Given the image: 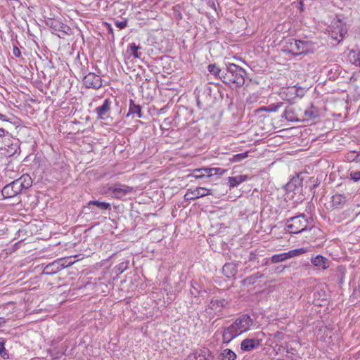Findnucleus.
<instances>
[{
    "mask_svg": "<svg viewBox=\"0 0 360 360\" xmlns=\"http://www.w3.org/2000/svg\"><path fill=\"white\" fill-rule=\"evenodd\" d=\"M224 75H222V82L231 88L241 87L245 83L246 72L236 64H229L224 70Z\"/></svg>",
    "mask_w": 360,
    "mask_h": 360,
    "instance_id": "f257e3e1",
    "label": "nucleus"
},
{
    "mask_svg": "<svg viewBox=\"0 0 360 360\" xmlns=\"http://www.w3.org/2000/svg\"><path fill=\"white\" fill-rule=\"evenodd\" d=\"M260 345L259 340L257 339H245L240 344V349L243 351L249 352L257 348Z\"/></svg>",
    "mask_w": 360,
    "mask_h": 360,
    "instance_id": "f3484780",
    "label": "nucleus"
},
{
    "mask_svg": "<svg viewBox=\"0 0 360 360\" xmlns=\"http://www.w3.org/2000/svg\"><path fill=\"white\" fill-rule=\"evenodd\" d=\"M302 181L301 179H299V176L294 177L291 179L290 182H288L286 185L287 189L289 191H292L297 186H301Z\"/></svg>",
    "mask_w": 360,
    "mask_h": 360,
    "instance_id": "2f4dec72",
    "label": "nucleus"
},
{
    "mask_svg": "<svg viewBox=\"0 0 360 360\" xmlns=\"http://www.w3.org/2000/svg\"><path fill=\"white\" fill-rule=\"evenodd\" d=\"M0 356L4 359H9L8 352L5 348V340L3 338H0Z\"/></svg>",
    "mask_w": 360,
    "mask_h": 360,
    "instance_id": "473e14b6",
    "label": "nucleus"
},
{
    "mask_svg": "<svg viewBox=\"0 0 360 360\" xmlns=\"http://www.w3.org/2000/svg\"><path fill=\"white\" fill-rule=\"evenodd\" d=\"M83 82L85 86L89 89H98L103 85L101 77L94 72H89L84 76Z\"/></svg>",
    "mask_w": 360,
    "mask_h": 360,
    "instance_id": "1a4fd4ad",
    "label": "nucleus"
},
{
    "mask_svg": "<svg viewBox=\"0 0 360 360\" xmlns=\"http://www.w3.org/2000/svg\"><path fill=\"white\" fill-rule=\"evenodd\" d=\"M0 120L4 122H8L9 120L6 118V116L0 113Z\"/></svg>",
    "mask_w": 360,
    "mask_h": 360,
    "instance_id": "8fccbe9b",
    "label": "nucleus"
},
{
    "mask_svg": "<svg viewBox=\"0 0 360 360\" xmlns=\"http://www.w3.org/2000/svg\"><path fill=\"white\" fill-rule=\"evenodd\" d=\"M350 178L354 182L360 181V170H353L350 172Z\"/></svg>",
    "mask_w": 360,
    "mask_h": 360,
    "instance_id": "4c0bfd02",
    "label": "nucleus"
},
{
    "mask_svg": "<svg viewBox=\"0 0 360 360\" xmlns=\"http://www.w3.org/2000/svg\"><path fill=\"white\" fill-rule=\"evenodd\" d=\"M257 259H258V257L255 252H251L250 253V255H249V261L250 262H255V261L257 260Z\"/></svg>",
    "mask_w": 360,
    "mask_h": 360,
    "instance_id": "c03bdc74",
    "label": "nucleus"
},
{
    "mask_svg": "<svg viewBox=\"0 0 360 360\" xmlns=\"http://www.w3.org/2000/svg\"><path fill=\"white\" fill-rule=\"evenodd\" d=\"M218 169H217V168H203V169H198V172L204 171L205 174H196V175H195V177L196 179H202V178H203L205 176L210 177V176L213 175V173H212L213 171H217Z\"/></svg>",
    "mask_w": 360,
    "mask_h": 360,
    "instance_id": "7c9ffc66",
    "label": "nucleus"
},
{
    "mask_svg": "<svg viewBox=\"0 0 360 360\" xmlns=\"http://www.w3.org/2000/svg\"><path fill=\"white\" fill-rule=\"evenodd\" d=\"M351 60L354 65L360 67V51L357 52H352Z\"/></svg>",
    "mask_w": 360,
    "mask_h": 360,
    "instance_id": "e433bc0d",
    "label": "nucleus"
},
{
    "mask_svg": "<svg viewBox=\"0 0 360 360\" xmlns=\"http://www.w3.org/2000/svg\"><path fill=\"white\" fill-rule=\"evenodd\" d=\"M207 69L212 75L222 81V75H224V70L219 69L215 64L209 65Z\"/></svg>",
    "mask_w": 360,
    "mask_h": 360,
    "instance_id": "a878e982",
    "label": "nucleus"
},
{
    "mask_svg": "<svg viewBox=\"0 0 360 360\" xmlns=\"http://www.w3.org/2000/svg\"><path fill=\"white\" fill-rule=\"evenodd\" d=\"M132 191V187L120 184H115L114 186H110L108 188V193L110 195L117 199H122L124 196L131 193Z\"/></svg>",
    "mask_w": 360,
    "mask_h": 360,
    "instance_id": "0eeeda50",
    "label": "nucleus"
},
{
    "mask_svg": "<svg viewBox=\"0 0 360 360\" xmlns=\"http://www.w3.org/2000/svg\"><path fill=\"white\" fill-rule=\"evenodd\" d=\"M106 26H107L108 33H110L112 34L113 32H112V28L111 25L110 24L106 23Z\"/></svg>",
    "mask_w": 360,
    "mask_h": 360,
    "instance_id": "3c124183",
    "label": "nucleus"
},
{
    "mask_svg": "<svg viewBox=\"0 0 360 360\" xmlns=\"http://www.w3.org/2000/svg\"><path fill=\"white\" fill-rule=\"evenodd\" d=\"M236 330L240 332V334L249 330L250 327L253 324V319L251 316H243L237 319L234 323H232Z\"/></svg>",
    "mask_w": 360,
    "mask_h": 360,
    "instance_id": "ddd939ff",
    "label": "nucleus"
},
{
    "mask_svg": "<svg viewBox=\"0 0 360 360\" xmlns=\"http://www.w3.org/2000/svg\"><path fill=\"white\" fill-rule=\"evenodd\" d=\"M211 190L203 187H198L194 190H188L184 195L186 200H194L201 197L211 195Z\"/></svg>",
    "mask_w": 360,
    "mask_h": 360,
    "instance_id": "9d476101",
    "label": "nucleus"
},
{
    "mask_svg": "<svg viewBox=\"0 0 360 360\" xmlns=\"http://www.w3.org/2000/svg\"><path fill=\"white\" fill-rule=\"evenodd\" d=\"M315 330H318L319 332H322L323 333V334H325L326 333V331L328 330V328L327 326H323V321H319L318 323V325L316 326L315 328Z\"/></svg>",
    "mask_w": 360,
    "mask_h": 360,
    "instance_id": "ea45409f",
    "label": "nucleus"
},
{
    "mask_svg": "<svg viewBox=\"0 0 360 360\" xmlns=\"http://www.w3.org/2000/svg\"><path fill=\"white\" fill-rule=\"evenodd\" d=\"M216 1H217V4H219V3H220L221 1H222L223 0H216Z\"/></svg>",
    "mask_w": 360,
    "mask_h": 360,
    "instance_id": "6e6d98bb",
    "label": "nucleus"
},
{
    "mask_svg": "<svg viewBox=\"0 0 360 360\" xmlns=\"http://www.w3.org/2000/svg\"><path fill=\"white\" fill-rule=\"evenodd\" d=\"M307 252V250L304 248L292 250L287 252L274 255L271 258V261L272 263H278L281 262L285 261L288 259L292 258V257H297L298 255H302Z\"/></svg>",
    "mask_w": 360,
    "mask_h": 360,
    "instance_id": "423d86ee",
    "label": "nucleus"
},
{
    "mask_svg": "<svg viewBox=\"0 0 360 360\" xmlns=\"http://www.w3.org/2000/svg\"><path fill=\"white\" fill-rule=\"evenodd\" d=\"M347 197L342 194H335L332 196L331 202L334 208H342L347 202Z\"/></svg>",
    "mask_w": 360,
    "mask_h": 360,
    "instance_id": "aec40b11",
    "label": "nucleus"
},
{
    "mask_svg": "<svg viewBox=\"0 0 360 360\" xmlns=\"http://www.w3.org/2000/svg\"><path fill=\"white\" fill-rule=\"evenodd\" d=\"M190 294L196 298L195 303H200V301L198 302L199 297H204L205 295L207 294V291L201 290V287L198 284L196 281L191 282V288H190Z\"/></svg>",
    "mask_w": 360,
    "mask_h": 360,
    "instance_id": "dca6fc26",
    "label": "nucleus"
},
{
    "mask_svg": "<svg viewBox=\"0 0 360 360\" xmlns=\"http://www.w3.org/2000/svg\"><path fill=\"white\" fill-rule=\"evenodd\" d=\"M91 205L96 206L99 210H110L111 205L110 203L106 202H100L98 200H91L87 203L85 207L89 208Z\"/></svg>",
    "mask_w": 360,
    "mask_h": 360,
    "instance_id": "393cba45",
    "label": "nucleus"
},
{
    "mask_svg": "<svg viewBox=\"0 0 360 360\" xmlns=\"http://www.w3.org/2000/svg\"><path fill=\"white\" fill-rule=\"evenodd\" d=\"M51 27L56 30V31H59V32H61L64 34H68V32L70 31V28L65 25V24H63V23H60L59 22H54L52 23V25Z\"/></svg>",
    "mask_w": 360,
    "mask_h": 360,
    "instance_id": "c85d7f7f",
    "label": "nucleus"
},
{
    "mask_svg": "<svg viewBox=\"0 0 360 360\" xmlns=\"http://www.w3.org/2000/svg\"><path fill=\"white\" fill-rule=\"evenodd\" d=\"M307 226L308 220L301 214L288 219L285 229L290 233L297 234L306 231Z\"/></svg>",
    "mask_w": 360,
    "mask_h": 360,
    "instance_id": "7ed1b4c3",
    "label": "nucleus"
},
{
    "mask_svg": "<svg viewBox=\"0 0 360 360\" xmlns=\"http://www.w3.org/2000/svg\"><path fill=\"white\" fill-rule=\"evenodd\" d=\"M263 276H264L263 274H260L259 272H257V273L254 274L250 276H248L247 278L243 279L242 283L243 285H253L257 282V281L259 278H262Z\"/></svg>",
    "mask_w": 360,
    "mask_h": 360,
    "instance_id": "cd10ccee",
    "label": "nucleus"
},
{
    "mask_svg": "<svg viewBox=\"0 0 360 360\" xmlns=\"http://www.w3.org/2000/svg\"><path fill=\"white\" fill-rule=\"evenodd\" d=\"M283 105V102H279L276 103H272L266 107H264V110L266 112H276Z\"/></svg>",
    "mask_w": 360,
    "mask_h": 360,
    "instance_id": "72a5a7b5",
    "label": "nucleus"
},
{
    "mask_svg": "<svg viewBox=\"0 0 360 360\" xmlns=\"http://www.w3.org/2000/svg\"><path fill=\"white\" fill-rule=\"evenodd\" d=\"M357 155V162H360V150L359 151H356Z\"/></svg>",
    "mask_w": 360,
    "mask_h": 360,
    "instance_id": "603ef678",
    "label": "nucleus"
},
{
    "mask_svg": "<svg viewBox=\"0 0 360 360\" xmlns=\"http://www.w3.org/2000/svg\"><path fill=\"white\" fill-rule=\"evenodd\" d=\"M274 338H278V339H282L283 338V333H281V332H276L274 335Z\"/></svg>",
    "mask_w": 360,
    "mask_h": 360,
    "instance_id": "a18cd8bd",
    "label": "nucleus"
},
{
    "mask_svg": "<svg viewBox=\"0 0 360 360\" xmlns=\"http://www.w3.org/2000/svg\"><path fill=\"white\" fill-rule=\"evenodd\" d=\"M309 231H310V232H313L314 233H316V232H319V231H320V229H317V228H316V227L312 226V227H311V228L309 229Z\"/></svg>",
    "mask_w": 360,
    "mask_h": 360,
    "instance_id": "09e8293b",
    "label": "nucleus"
},
{
    "mask_svg": "<svg viewBox=\"0 0 360 360\" xmlns=\"http://www.w3.org/2000/svg\"><path fill=\"white\" fill-rule=\"evenodd\" d=\"M60 271H61V267L59 265L58 261L57 259L53 262L47 264L44 269L43 273L44 274L52 275L58 273Z\"/></svg>",
    "mask_w": 360,
    "mask_h": 360,
    "instance_id": "412c9836",
    "label": "nucleus"
},
{
    "mask_svg": "<svg viewBox=\"0 0 360 360\" xmlns=\"http://www.w3.org/2000/svg\"><path fill=\"white\" fill-rule=\"evenodd\" d=\"M32 184L30 175L25 174L20 178L6 185L1 190V195L4 198H11L18 195L22 190L29 188Z\"/></svg>",
    "mask_w": 360,
    "mask_h": 360,
    "instance_id": "f03ea898",
    "label": "nucleus"
},
{
    "mask_svg": "<svg viewBox=\"0 0 360 360\" xmlns=\"http://www.w3.org/2000/svg\"><path fill=\"white\" fill-rule=\"evenodd\" d=\"M228 304L227 301L224 299L221 300H212L209 304L210 311H207V314L212 313H219L221 312L222 309L226 307Z\"/></svg>",
    "mask_w": 360,
    "mask_h": 360,
    "instance_id": "2eb2a0df",
    "label": "nucleus"
},
{
    "mask_svg": "<svg viewBox=\"0 0 360 360\" xmlns=\"http://www.w3.org/2000/svg\"><path fill=\"white\" fill-rule=\"evenodd\" d=\"M309 41L291 39L288 43L289 51L294 55H301L309 52Z\"/></svg>",
    "mask_w": 360,
    "mask_h": 360,
    "instance_id": "20e7f679",
    "label": "nucleus"
},
{
    "mask_svg": "<svg viewBox=\"0 0 360 360\" xmlns=\"http://www.w3.org/2000/svg\"><path fill=\"white\" fill-rule=\"evenodd\" d=\"M10 135V133L4 128V126L0 127V138L9 137Z\"/></svg>",
    "mask_w": 360,
    "mask_h": 360,
    "instance_id": "a19ab883",
    "label": "nucleus"
},
{
    "mask_svg": "<svg viewBox=\"0 0 360 360\" xmlns=\"http://www.w3.org/2000/svg\"><path fill=\"white\" fill-rule=\"evenodd\" d=\"M248 156V152L234 155L229 160L232 162H239Z\"/></svg>",
    "mask_w": 360,
    "mask_h": 360,
    "instance_id": "c9c22d12",
    "label": "nucleus"
},
{
    "mask_svg": "<svg viewBox=\"0 0 360 360\" xmlns=\"http://www.w3.org/2000/svg\"><path fill=\"white\" fill-rule=\"evenodd\" d=\"M186 360H213V356L209 349L203 347L189 354Z\"/></svg>",
    "mask_w": 360,
    "mask_h": 360,
    "instance_id": "f8f14e48",
    "label": "nucleus"
},
{
    "mask_svg": "<svg viewBox=\"0 0 360 360\" xmlns=\"http://www.w3.org/2000/svg\"><path fill=\"white\" fill-rule=\"evenodd\" d=\"M283 117L289 122H302V110L298 105H289L285 108Z\"/></svg>",
    "mask_w": 360,
    "mask_h": 360,
    "instance_id": "39448f33",
    "label": "nucleus"
},
{
    "mask_svg": "<svg viewBox=\"0 0 360 360\" xmlns=\"http://www.w3.org/2000/svg\"><path fill=\"white\" fill-rule=\"evenodd\" d=\"M61 270L71 266L75 262H72L71 258H60L58 259Z\"/></svg>",
    "mask_w": 360,
    "mask_h": 360,
    "instance_id": "f704fd0d",
    "label": "nucleus"
},
{
    "mask_svg": "<svg viewBox=\"0 0 360 360\" xmlns=\"http://www.w3.org/2000/svg\"><path fill=\"white\" fill-rule=\"evenodd\" d=\"M286 352L288 354H290L292 355H295L296 354V350L293 348L287 349Z\"/></svg>",
    "mask_w": 360,
    "mask_h": 360,
    "instance_id": "49530a36",
    "label": "nucleus"
},
{
    "mask_svg": "<svg viewBox=\"0 0 360 360\" xmlns=\"http://www.w3.org/2000/svg\"><path fill=\"white\" fill-rule=\"evenodd\" d=\"M248 177L247 175H238L236 176H230L228 178V183L230 188H234L238 186L243 181L248 180Z\"/></svg>",
    "mask_w": 360,
    "mask_h": 360,
    "instance_id": "4be33fe9",
    "label": "nucleus"
},
{
    "mask_svg": "<svg viewBox=\"0 0 360 360\" xmlns=\"http://www.w3.org/2000/svg\"><path fill=\"white\" fill-rule=\"evenodd\" d=\"M327 262L328 259L321 255H317L311 259V263L315 266L321 267L323 269H326L328 267Z\"/></svg>",
    "mask_w": 360,
    "mask_h": 360,
    "instance_id": "b1692460",
    "label": "nucleus"
},
{
    "mask_svg": "<svg viewBox=\"0 0 360 360\" xmlns=\"http://www.w3.org/2000/svg\"><path fill=\"white\" fill-rule=\"evenodd\" d=\"M116 268L120 273H122L127 268V263L122 262L119 264Z\"/></svg>",
    "mask_w": 360,
    "mask_h": 360,
    "instance_id": "37998d69",
    "label": "nucleus"
},
{
    "mask_svg": "<svg viewBox=\"0 0 360 360\" xmlns=\"http://www.w3.org/2000/svg\"><path fill=\"white\" fill-rule=\"evenodd\" d=\"M112 101L110 98H106L104 100L103 104L101 106L97 107L94 111L97 115L98 120H106L109 117V112L111 109Z\"/></svg>",
    "mask_w": 360,
    "mask_h": 360,
    "instance_id": "9b49d317",
    "label": "nucleus"
},
{
    "mask_svg": "<svg viewBox=\"0 0 360 360\" xmlns=\"http://www.w3.org/2000/svg\"><path fill=\"white\" fill-rule=\"evenodd\" d=\"M240 335L235 326L231 324L229 327L224 328L222 332V342L224 344H229L233 338Z\"/></svg>",
    "mask_w": 360,
    "mask_h": 360,
    "instance_id": "4468645a",
    "label": "nucleus"
},
{
    "mask_svg": "<svg viewBox=\"0 0 360 360\" xmlns=\"http://www.w3.org/2000/svg\"><path fill=\"white\" fill-rule=\"evenodd\" d=\"M222 272L227 278H231L236 274L237 268L236 265L232 263H226L222 268Z\"/></svg>",
    "mask_w": 360,
    "mask_h": 360,
    "instance_id": "5701e85b",
    "label": "nucleus"
},
{
    "mask_svg": "<svg viewBox=\"0 0 360 360\" xmlns=\"http://www.w3.org/2000/svg\"><path fill=\"white\" fill-rule=\"evenodd\" d=\"M236 357V354L230 349H224L219 355L221 360H235Z\"/></svg>",
    "mask_w": 360,
    "mask_h": 360,
    "instance_id": "bb28decb",
    "label": "nucleus"
},
{
    "mask_svg": "<svg viewBox=\"0 0 360 360\" xmlns=\"http://www.w3.org/2000/svg\"><path fill=\"white\" fill-rule=\"evenodd\" d=\"M319 117V110L313 105L310 108L302 111V117L304 120H311Z\"/></svg>",
    "mask_w": 360,
    "mask_h": 360,
    "instance_id": "6ab92c4d",
    "label": "nucleus"
},
{
    "mask_svg": "<svg viewBox=\"0 0 360 360\" xmlns=\"http://www.w3.org/2000/svg\"><path fill=\"white\" fill-rule=\"evenodd\" d=\"M139 49H141V46L139 45H136L135 43L130 44L128 47V51L135 58H139L141 56V53L138 52Z\"/></svg>",
    "mask_w": 360,
    "mask_h": 360,
    "instance_id": "c756f323",
    "label": "nucleus"
},
{
    "mask_svg": "<svg viewBox=\"0 0 360 360\" xmlns=\"http://www.w3.org/2000/svg\"><path fill=\"white\" fill-rule=\"evenodd\" d=\"M13 54L17 56V57H19L20 56V50L17 48V47H15L13 49Z\"/></svg>",
    "mask_w": 360,
    "mask_h": 360,
    "instance_id": "de8ad7c7",
    "label": "nucleus"
},
{
    "mask_svg": "<svg viewBox=\"0 0 360 360\" xmlns=\"http://www.w3.org/2000/svg\"><path fill=\"white\" fill-rule=\"evenodd\" d=\"M346 158L348 161H350V162L355 161L357 162L356 151H350L349 153H348L347 154Z\"/></svg>",
    "mask_w": 360,
    "mask_h": 360,
    "instance_id": "58836bf2",
    "label": "nucleus"
},
{
    "mask_svg": "<svg viewBox=\"0 0 360 360\" xmlns=\"http://www.w3.org/2000/svg\"><path fill=\"white\" fill-rule=\"evenodd\" d=\"M131 116L133 118L136 116L139 118L142 117L141 107L137 105L132 99L129 100V111L127 114V117Z\"/></svg>",
    "mask_w": 360,
    "mask_h": 360,
    "instance_id": "a211bd4d",
    "label": "nucleus"
},
{
    "mask_svg": "<svg viewBox=\"0 0 360 360\" xmlns=\"http://www.w3.org/2000/svg\"><path fill=\"white\" fill-rule=\"evenodd\" d=\"M329 34L334 40L340 42L347 33V29L342 25L341 22L334 23L329 27Z\"/></svg>",
    "mask_w": 360,
    "mask_h": 360,
    "instance_id": "6e6552de",
    "label": "nucleus"
},
{
    "mask_svg": "<svg viewBox=\"0 0 360 360\" xmlns=\"http://www.w3.org/2000/svg\"><path fill=\"white\" fill-rule=\"evenodd\" d=\"M1 317L2 318V319H1V325L2 323H6V319H4V316H1Z\"/></svg>",
    "mask_w": 360,
    "mask_h": 360,
    "instance_id": "5fc2aeb1",
    "label": "nucleus"
},
{
    "mask_svg": "<svg viewBox=\"0 0 360 360\" xmlns=\"http://www.w3.org/2000/svg\"><path fill=\"white\" fill-rule=\"evenodd\" d=\"M355 359H356V360H360V352H359L355 355Z\"/></svg>",
    "mask_w": 360,
    "mask_h": 360,
    "instance_id": "864d4df0",
    "label": "nucleus"
},
{
    "mask_svg": "<svg viewBox=\"0 0 360 360\" xmlns=\"http://www.w3.org/2000/svg\"><path fill=\"white\" fill-rule=\"evenodd\" d=\"M115 24L117 27H118L119 29L122 30V29H124V28H125L127 27V20H122V21L117 20V21H115Z\"/></svg>",
    "mask_w": 360,
    "mask_h": 360,
    "instance_id": "79ce46f5",
    "label": "nucleus"
}]
</instances>
